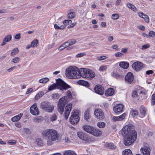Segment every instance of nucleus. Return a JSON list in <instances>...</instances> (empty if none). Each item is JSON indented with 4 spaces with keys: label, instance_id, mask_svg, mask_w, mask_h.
<instances>
[{
    "label": "nucleus",
    "instance_id": "ddd939ff",
    "mask_svg": "<svg viewBox=\"0 0 155 155\" xmlns=\"http://www.w3.org/2000/svg\"><path fill=\"white\" fill-rule=\"evenodd\" d=\"M94 90L96 93L100 95H102L104 92V87L100 85H96L94 88Z\"/></svg>",
    "mask_w": 155,
    "mask_h": 155
},
{
    "label": "nucleus",
    "instance_id": "58836bf2",
    "mask_svg": "<svg viewBox=\"0 0 155 155\" xmlns=\"http://www.w3.org/2000/svg\"><path fill=\"white\" fill-rule=\"evenodd\" d=\"M151 103L152 105H155V94H153L152 96Z\"/></svg>",
    "mask_w": 155,
    "mask_h": 155
},
{
    "label": "nucleus",
    "instance_id": "37998d69",
    "mask_svg": "<svg viewBox=\"0 0 155 155\" xmlns=\"http://www.w3.org/2000/svg\"><path fill=\"white\" fill-rule=\"evenodd\" d=\"M59 97V95L58 93L52 94L51 95V98L53 99H58Z\"/></svg>",
    "mask_w": 155,
    "mask_h": 155
},
{
    "label": "nucleus",
    "instance_id": "a211bd4d",
    "mask_svg": "<svg viewBox=\"0 0 155 155\" xmlns=\"http://www.w3.org/2000/svg\"><path fill=\"white\" fill-rule=\"evenodd\" d=\"M86 75H85L86 77L88 78H93L95 77V74L94 72L90 69H88V71Z\"/></svg>",
    "mask_w": 155,
    "mask_h": 155
},
{
    "label": "nucleus",
    "instance_id": "ea45409f",
    "mask_svg": "<svg viewBox=\"0 0 155 155\" xmlns=\"http://www.w3.org/2000/svg\"><path fill=\"white\" fill-rule=\"evenodd\" d=\"M36 142L37 144L40 146H42L43 145L42 140L41 138H38L37 139Z\"/></svg>",
    "mask_w": 155,
    "mask_h": 155
},
{
    "label": "nucleus",
    "instance_id": "6ab92c4d",
    "mask_svg": "<svg viewBox=\"0 0 155 155\" xmlns=\"http://www.w3.org/2000/svg\"><path fill=\"white\" fill-rule=\"evenodd\" d=\"M149 148L148 147L142 148L140 150L144 155H150V152L149 151Z\"/></svg>",
    "mask_w": 155,
    "mask_h": 155
},
{
    "label": "nucleus",
    "instance_id": "603ef678",
    "mask_svg": "<svg viewBox=\"0 0 155 155\" xmlns=\"http://www.w3.org/2000/svg\"><path fill=\"white\" fill-rule=\"evenodd\" d=\"M149 37L152 38H154L155 37V32L153 31H150L149 33Z\"/></svg>",
    "mask_w": 155,
    "mask_h": 155
},
{
    "label": "nucleus",
    "instance_id": "09e8293b",
    "mask_svg": "<svg viewBox=\"0 0 155 155\" xmlns=\"http://www.w3.org/2000/svg\"><path fill=\"white\" fill-rule=\"evenodd\" d=\"M131 114L133 116H135L138 115V112L137 110L134 109H132Z\"/></svg>",
    "mask_w": 155,
    "mask_h": 155
},
{
    "label": "nucleus",
    "instance_id": "39448f33",
    "mask_svg": "<svg viewBox=\"0 0 155 155\" xmlns=\"http://www.w3.org/2000/svg\"><path fill=\"white\" fill-rule=\"evenodd\" d=\"M137 138V136L124 135V143L125 146H129L134 143Z\"/></svg>",
    "mask_w": 155,
    "mask_h": 155
},
{
    "label": "nucleus",
    "instance_id": "052dcab7",
    "mask_svg": "<svg viewBox=\"0 0 155 155\" xmlns=\"http://www.w3.org/2000/svg\"><path fill=\"white\" fill-rule=\"evenodd\" d=\"M107 68V67L106 65H103L100 67L99 70L100 71H103L106 69Z\"/></svg>",
    "mask_w": 155,
    "mask_h": 155
},
{
    "label": "nucleus",
    "instance_id": "0e129e2a",
    "mask_svg": "<svg viewBox=\"0 0 155 155\" xmlns=\"http://www.w3.org/2000/svg\"><path fill=\"white\" fill-rule=\"evenodd\" d=\"M128 49V48H123L121 49V52L122 53L125 54L127 52Z\"/></svg>",
    "mask_w": 155,
    "mask_h": 155
},
{
    "label": "nucleus",
    "instance_id": "5fc2aeb1",
    "mask_svg": "<svg viewBox=\"0 0 155 155\" xmlns=\"http://www.w3.org/2000/svg\"><path fill=\"white\" fill-rule=\"evenodd\" d=\"M72 23V21L71 20H65L63 21V23L66 26L67 25L71 24Z\"/></svg>",
    "mask_w": 155,
    "mask_h": 155
},
{
    "label": "nucleus",
    "instance_id": "13d9d810",
    "mask_svg": "<svg viewBox=\"0 0 155 155\" xmlns=\"http://www.w3.org/2000/svg\"><path fill=\"white\" fill-rule=\"evenodd\" d=\"M150 47V45L149 44H147L144 45H143L141 48V49L142 50H144L146 49L149 48Z\"/></svg>",
    "mask_w": 155,
    "mask_h": 155
},
{
    "label": "nucleus",
    "instance_id": "aec40b11",
    "mask_svg": "<svg viewBox=\"0 0 155 155\" xmlns=\"http://www.w3.org/2000/svg\"><path fill=\"white\" fill-rule=\"evenodd\" d=\"M92 128L93 127L92 126L87 125H84L83 126V130L86 132L90 134H91Z\"/></svg>",
    "mask_w": 155,
    "mask_h": 155
},
{
    "label": "nucleus",
    "instance_id": "f257e3e1",
    "mask_svg": "<svg viewBox=\"0 0 155 155\" xmlns=\"http://www.w3.org/2000/svg\"><path fill=\"white\" fill-rule=\"evenodd\" d=\"M42 137L47 140L48 145H52L53 142L57 140L59 137V134L53 129H47L43 130L41 133Z\"/></svg>",
    "mask_w": 155,
    "mask_h": 155
},
{
    "label": "nucleus",
    "instance_id": "4468645a",
    "mask_svg": "<svg viewBox=\"0 0 155 155\" xmlns=\"http://www.w3.org/2000/svg\"><path fill=\"white\" fill-rule=\"evenodd\" d=\"M102 133V132L101 130L93 127L91 134L95 136L98 137L101 135Z\"/></svg>",
    "mask_w": 155,
    "mask_h": 155
},
{
    "label": "nucleus",
    "instance_id": "4c0bfd02",
    "mask_svg": "<svg viewBox=\"0 0 155 155\" xmlns=\"http://www.w3.org/2000/svg\"><path fill=\"white\" fill-rule=\"evenodd\" d=\"M97 126L100 128H103L105 126V124L103 122H99L97 124Z\"/></svg>",
    "mask_w": 155,
    "mask_h": 155
},
{
    "label": "nucleus",
    "instance_id": "f704fd0d",
    "mask_svg": "<svg viewBox=\"0 0 155 155\" xmlns=\"http://www.w3.org/2000/svg\"><path fill=\"white\" fill-rule=\"evenodd\" d=\"M49 79L47 78H45L39 80V83L42 84L45 83L49 81Z\"/></svg>",
    "mask_w": 155,
    "mask_h": 155
},
{
    "label": "nucleus",
    "instance_id": "72a5a7b5",
    "mask_svg": "<svg viewBox=\"0 0 155 155\" xmlns=\"http://www.w3.org/2000/svg\"><path fill=\"white\" fill-rule=\"evenodd\" d=\"M19 51L18 49L17 48H14L11 52V56H12L15 55Z\"/></svg>",
    "mask_w": 155,
    "mask_h": 155
},
{
    "label": "nucleus",
    "instance_id": "774afa93",
    "mask_svg": "<svg viewBox=\"0 0 155 155\" xmlns=\"http://www.w3.org/2000/svg\"><path fill=\"white\" fill-rule=\"evenodd\" d=\"M137 96V94L136 91H134L133 92L132 96L133 97H136Z\"/></svg>",
    "mask_w": 155,
    "mask_h": 155
},
{
    "label": "nucleus",
    "instance_id": "20e7f679",
    "mask_svg": "<svg viewBox=\"0 0 155 155\" xmlns=\"http://www.w3.org/2000/svg\"><path fill=\"white\" fill-rule=\"evenodd\" d=\"M122 135H130L137 136V133L135 130L134 126L131 124L126 125L122 129Z\"/></svg>",
    "mask_w": 155,
    "mask_h": 155
},
{
    "label": "nucleus",
    "instance_id": "a878e982",
    "mask_svg": "<svg viewBox=\"0 0 155 155\" xmlns=\"http://www.w3.org/2000/svg\"><path fill=\"white\" fill-rule=\"evenodd\" d=\"M139 111L141 114V117H144L145 116L146 113V110L145 107L143 106H141L139 109Z\"/></svg>",
    "mask_w": 155,
    "mask_h": 155
},
{
    "label": "nucleus",
    "instance_id": "49530a36",
    "mask_svg": "<svg viewBox=\"0 0 155 155\" xmlns=\"http://www.w3.org/2000/svg\"><path fill=\"white\" fill-rule=\"evenodd\" d=\"M66 43H64L62 44L58 48V50L61 51L64 49L65 48L68 47V45H65Z\"/></svg>",
    "mask_w": 155,
    "mask_h": 155
},
{
    "label": "nucleus",
    "instance_id": "c03bdc74",
    "mask_svg": "<svg viewBox=\"0 0 155 155\" xmlns=\"http://www.w3.org/2000/svg\"><path fill=\"white\" fill-rule=\"evenodd\" d=\"M38 43V40L37 39H35L31 42V44L32 47H34L37 45Z\"/></svg>",
    "mask_w": 155,
    "mask_h": 155
},
{
    "label": "nucleus",
    "instance_id": "f03ea898",
    "mask_svg": "<svg viewBox=\"0 0 155 155\" xmlns=\"http://www.w3.org/2000/svg\"><path fill=\"white\" fill-rule=\"evenodd\" d=\"M71 88V86L65 83L61 79L59 78L56 80V84L54 83L49 87L48 90L51 91L57 88L62 91Z\"/></svg>",
    "mask_w": 155,
    "mask_h": 155
},
{
    "label": "nucleus",
    "instance_id": "de8ad7c7",
    "mask_svg": "<svg viewBox=\"0 0 155 155\" xmlns=\"http://www.w3.org/2000/svg\"><path fill=\"white\" fill-rule=\"evenodd\" d=\"M20 60L19 58L18 57H16L14 58L12 61V62L15 63H18Z\"/></svg>",
    "mask_w": 155,
    "mask_h": 155
},
{
    "label": "nucleus",
    "instance_id": "6e6552de",
    "mask_svg": "<svg viewBox=\"0 0 155 155\" xmlns=\"http://www.w3.org/2000/svg\"><path fill=\"white\" fill-rule=\"evenodd\" d=\"M143 64L140 62L136 61L132 65V67L136 71H140L143 68Z\"/></svg>",
    "mask_w": 155,
    "mask_h": 155
},
{
    "label": "nucleus",
    "instance_id": "c85d7f7f",
    "mask_svg": "<svg viewBox=\"0 0 155 155\" xmlns=\"http://www.w3.org/2000/svg\"><path fill=\"white\" fill-rule=\"evenodd\" d=\"M78 83L79 84L85 86L87 87L89 86V83L87 81L84 80H79L78 82Z\"/></svg>",
    "mask_w": 155,
    "mask_h": 155
},
{
    "label": "nucleus",
    "instance_id": "680f3d73",
    "mask_svg": "<svg viewBox=\"0 0 155 155\" xmlns=\"http://www.w3.org/2000/svg\"><path fill=\"white\" fill-rule=\"evenodd\" d=\"M25 133L28 134H29L31 133L30 130L28 128H25L24 129Z\"/></svg>",
    "mask_w": 155,
    "mask_h": 155
},
{
    "label": "nucleus",
    "instance_id": "3c124183",
    "mask_svg": "<svg viewBox=\"0 0 155 155\" xmlns=\"http://www.w3.org/2000/svg\"><path fill=\"white\" fill-rule=\"evenodd\" d=\"M90 115H89V112L88 111L85 112L84 115V119L86 120H87L89 118Z\"/></svg>",
    "mask_w": 155,
    "mask_h": 155
},
{
    "label": "nucleus",
    "instance_id": "8fccbe9b",
    "mask_svg": "<svg viewBox=\"0 0 155 155\" xmlns=\"http://www.w3.org/2000/svg\"><path fill=\"white\" fill-rule=\"evenodd\" d=\"M112 18L114 20H117L119 18V15L117 14H114L112 15Z\"/></svg>",
    "mask_w": 155,
    "mask_h": 155
},
{
    "label": "nucleus",
    "instance_id": "c9c22d12",
    "mask_svg": "<svg viewBox=\"0 0 155 155\" xmlns=\"http://www.w3.org/2000/svg\"><path fill=\"white\" fill-rule=\"evenodd\" d=\"M12 38V37L11 35H8L6 36L3 39L5 40V42L7 43L10 41Z\"/></svg>",
    "mask_w": 155,
    "mask_h": 155
},
{
    "label": "nucleus",
    "instance_id": "e433bc0d",
    "mask_svg": "<svg viewBox=\"0 0 155 155\" xmlns=\"http://www.w3.org/2000/svg\"><path fill=\"white\" fill-rule=\"evenodd\" d=\"M111 75L113 77L116 78H121V75L114 72L111 73Z\"/></svg>",
    "mask_w": 155,
    "mask_h": 155
},
{
    "label": "nucleus",
    "instance_id": "6e6d98bb",
    "mask_svg": "<svg viewBox=\"0 0 155 155\" xmlns=\"http://www.w3.org/2000/svg\"><path fill=\"white\" fill-rule=\"evenodd\" d=\"M16 143V141L15 140H11L8 141V143L9 145H13L15 144Z\"/></svg>",
    "mask_w": 155,
    "mask_h": 155
},
{
    "label": "nucleus",
    "instance_id": "4d7b16f0",
    "mask_svg": "<svg viewBox=\"0 0 155 155\" xmlns=\"http://www.w3.org/2000/svg\"><path fill=\"white\" fill-rule=\"evenodd\" d=\"M108 147L110 149H115L116 147V146L114 145L113 143H109Z\"/></svg>",
    "mask_w": 155,
    "mask_h": 155
},
{
    "label": "nucleus",
    "instance_id": "f3484780",
    "mask_svg": "<svg viewBox=\"0 0 155 155\" xmlns=\"http://www.w3.org/2000/svg\"><path fill=\"white\" fill-rule=\"evenodd\" d=\"M126 115V113H124L119 116H114L113 117L112 120L114 121L121 120L125 118Z\"/></svg>",
    "mask_w": 155,
    "mask_h": 155
},
{
    "label": "nucleus",
    "instance_id": "69168bd1",
    "mask_svg": "<svg viewBox=\"0 0 155 155\" xmlns=\"http://www.w3.org/2000/svg\"><path fill=\"white\" fill-rule=\"evenodd\" d=\"M123 54L120 52H117L115 54V56L117 57H121Z\"/></svg>",
    "mask_w": 155,
    "mask_h": 155
},
{
    "label": "nucleus",
    "instance_id": "2eb2a0df",
    "mask_svg": "<svg viewBox=\"0 0 155 155\" xmlns=\"http://www.w3.org/2000/svg\"><path fill=\"white\" fill-rule=\"evenodd\" d=\"M78 137L81 139L86 142L88 140V136L82 132H80L77 133Z\"/></svg>",
    "mask_w": 155,
    "mask_h": 155
},
{
    "label": "nucleus",
    "instance_id": "cd10ccee",
    "mask_svg": "<svg viewBox=\"0 0 155 155\" xmlns=\"http://www.w3.org/2000/svg\"><path fill=\"white\" fill-rule=\"evenodd\" d=\"M44 94V92L41 91L38 92L34 97V100H36L39 99L41 97L43 96Z\"/></svg>",
    "mask_w": 155,
    "mask_h": 155
},
{
    "label": "nucleus",
    "instance_id": "e2e57ef3",
    "mask_svg": "<svg viewBox=\"0 0 155 155\" xmlns=\"http://www.w3.org/2000/svg\"><path fill=\"white\" fill-rule=\"evenodd\" d=\"M85 54L84 53H80L77 54L76 55V57L77 58L81 57L83 56Z\"/></svg>",
    "mask_w": 155,
    "mask_h": 155
},
{
    "label": "nucleus",
    "instance_id": "f8f14e48",
    "mask_svg": "<svg viewBox=\"0 0 155 155\" xmlns=\"http://www.w3.org/2000/svg\"><path fill=\"white\" fill-rule=\"evenodd\" d=\"M79 120L78 116L76 115H71L69 119L70 122L73 125L77 124Z\"/></svg>",
    "mask_w": 155,
    "mask_h": 155
},
{
    "label": "nucleus",
    "instance_id": "79ce46f5",
    "mask_svg": "<svg viewBox=\"0 0 155 155\" xmlns=\"http://www.w3.org/2000/svg\"><path fill=\"white\" fill-rule=\"evenodd\" d=\"M68 42L69 45H71L74 44L76 42V41L75 39H71L68 40Z\"/></svg>",
    "mask_w": 155,
    "mask_h": 155
},
{
    "label": "nucleus",
    "instance_id": "bb28decb",
    "mask_svg": "<svg viewBox=\"0 0 155 155\" xmlns=\"http://www.w3.org/2000/svg\"><path fill=\"white\" fill-rule=\"evenodd\" d=\"M50 104L48 102L44 101L42 102L41 104V107L42 109L45 110Z\"/></svg>",
    "mask_w": 155,
    "mask_h": 155
},
{
    "label": "nucleus",
    "instance_id": "bf43d9fd",
    "mask_svg": "<svg viewBox=\"0 0 155 155\" xmlns=\"http://www.w3.org/2000/svg\"><path fill=\"white\" fill-rule=\"evenodd\" d=\"M33 108H35V109H37V108H38L37 107V104L36 103H35L32 105L30 107V110H31V111H32V110Z\"/></svg>",
    "mask_w": 155,
    "mask_h": 155
},
{
    "label": "nucleus",
    "instance_id": "1a4fd4ad",
    "mask_svg": "<svg viewBox=\"0 0 155 155\" xmlns=\"http://www.w3.org/2000/svg\"><path fill=\"white\" fill-rule=\"evenodd\" d=\"M124 105L121 104H117L113 108V110L115 114H120L123 112Z\"/></svg>",
    "mask_w": 155,
    "mask_h": 155
},
{
    "label": "nucleus",
    "instance_id": "5701e85b",
    "mask_svg": "<svg viewBox=\"0 0 155 155\" xmlns=\"http://www.w3.org/2000/svg\"><path fill=\"white\" fill-rule=\"evenodd\" d=\"M87 71H88V69L84 68H81L80 71L79 70L80 78L81 76L85 78V75H87L86 74L87 73Z\"/></svg>",
    "mask_w": 155,
    "mask_h": 155
},
{
    "label": "nucleus",
    "instance_id": "9d476101",
    "mask_svg": "<svg viewBox=\"0 0 155 155\" xmlns=\"http://www.w3.org/2000/svg\"><path fill=\"white\" fill-rule=\"evenodd\" d=\"M134 78V77L133 74L129 72L126 75L125 79L126 83L130 84L133 82Z\"/></svg>",
    "mask_w": 155,
    "mask_h": 155
},
{
    "label": "nucleus",
    "instance_id": "0eeeda50",
    "mask_svg": "<svg viewBox=\"0 0 155 155\" xmlns=\"http://www.w3.org/2000/svg\"><path fill=\"white\" fill-rule=\"evenodd\" d=\"M94 113L95 117L97 119L102 120L104 119V114L101 109H96L94 110Z\"/></svg>",
    "mask_w": 155,
    "mask_h": 155
},
{
    "label": "nucleus",
    "instance_id": "423d86ee",
    "mask_svg": "<svg viewBox=\"0 0 155 155\" xmlns=\"http://www.w3.org/2000/svg\"><path fill=\"white\" fill-rule=\"evenodd\" d=\"M64 97L60 98L58 102V111L60 114H62L64 110V108L65 105L67 104V101L64 99Z\"/></svg>",
    "mask_w": 155,
    "mask_h": 155
},
{
    "label": "nucleus",
    "instance_id": "393cba45",
    "mask_svg": "<svg viewBox=\"0 0 155 155\" xmlns=\"http://www.w3.org/2000/svg\"><path fill=\"white\" fill-rule=\"evenodd\" d=\"M22 114L20 113L17 115L13 117L11 119L12 121L14 122L18 121L20 119L22 116Z\"/></svg>",
    "mask_w": 155,
    "mask_h": 155
},
{
    "label": "nucleus",
    "instance_id": "412c9836",
    "mask_svg": "<svg viewBox=\"0 0 155 155\" xmlns=\"http://www.w3.org/2000/svg\"><path fill=\"white\" fill-rule=\"evenodd\" d=\"M114 92V89L112 88H109L105 92V95L107 96H111L113 95Z\"/></svg>",
    "mask_w": 155,
    "mask_h": 155
},
{
    "label": "nucleus",
    "instance_id": "864d4df0",
    "mask_svg": "<svg viewBox=\"0 0 155 155\" xmlns=\"http://www.w3.org/2000/svg\"><path fill=\"white\" fill-rule=\"evenodd\" d=\"M50 120L53 121H55L57 119V116L55 114H54L50 117Z\"/></svg>",
    "mask_w": 155,
    "mask_h": 155
},
{
    "label": "nucleus",
    "instance_id": "7ed1b4c3",
    "mask_svg": "<svg viewBox=\"0 0 155 155\" xmlns=\"http://www.w3.org/2000/svg\"><path fill=\"white\" fill-rule=\"evenodd\" d=\"M65 74L70 78L76 79L80 78L79 70L75 66L69 67L66 69Z\"/></svg>",
    "mask_w": 155,
    "mask_h": 155
},
{
    "label": "nucleus",
    "instance_id": "c756f323",
    "mask_svg": "<svg viewBox=\"0 0 155 155\" xmlns=\"http://www.w3.org/2000/svg\"><path fill=\"white\" fill-rule=\"evenodd\" d=\"M54 109V106L53 105H51L50 104L48 106L47 108H46L45 110L46 112H51Z\"/></svg>",
    "mask_w": 155,
    "mask_h": 155
},
{
    "label": "nucleus",
    "instance_id": "338daca9",
    "mask_svg": "<svg viewBox=\"0 0 155 155\" xmlns=\"http://www.w3.org/2000/svg\"><path fill=\"white\" fill-rule=\"evenodd\" d=\"M20 38V34L19 33L16 34L15 36V38L17 39H19Z\"/></svg>",
    "mask_w": 155,
    "mask_h": 155
},
{
    "label": "nucleus",
    "instance_id": "a19ab883",
    "mask_svg": "<svg viewBox=\"0 0 155 155\" xmlns=\"http://www.w3.org/2000/svg\"><path fill=\"white\" fill-rule=\"evenodd\" d=\"M75 15L74 12H71L68 14V18L70 19L72 18L75 17Z\"/></svg>",
    "mask_w": 155,
    "mask_h": 155
},
{
    "label": "nucleus",
    "instance_id": "473e14b6",
    "mask_svg": "<svg viewBox=\"0 0 155 155\" xmlns=\"http://www.w3.org/2000/svg\"><path fill=\"white\" fill-rule=\"evenodd\" d=\"M127 5L129 8L131 9L134 12H136L137 11V8L134 5L131 4L130 3H127Z\"/></svg>",
    "mask_w": 155,
    "mask_h": 155
},
{
    "label": "nucleus",
    "instance_id": "a18cd8bd",
    "mask_svg": "<svg viewBox=\"0 0 155 155\" xmlns=\"http://www.w3.org/2000/svg\"><path fill=\"white\" fill-rule=\"evenodd\" d=\"M107 58V57L104 56H101L97 57V60L101 61L106 59Z\"/></svg>",
    "mask_w": 155,
    "mask_h": 155
},
{
    "label": "nucleus",
    "instance_id": "4be33fe9",
    "mask_svg": "<svg viewBox=\"0 0 155 155\" xmlns=\"http://www.w3.org/2000/svg\"><path fill=\"white\" fill-rule=\"evenodd\" d=\"M119 65L121 68L127 69L129 66V64L127 62L122 61L119 63Z\"/></svg>",
    "mask_w": 155,
    "mask_h": 155
},
{
    "label": "nucleus",
    "instance_id": "2f4dec72",
    "mask_svg": "<svg viewBox=\"0 0 155 155\" xmlns=\"http://www.w3.org/2000/svg\"><path fill=\"white\" fill-rule=\"evenodd\" d=\"M122 153L124 155H132L131 150L129 149H125L122 152Z\"/></svg>",
    "mask_w": 155,
    "mask_h": 155
},
{
    "label": "nucleus",
    "instance_id": "7c9ffc66",
    "mask_svg": "<svg viewBox=\"0 0 155 155\" xmlns=\"http://www.w3.org/2000/svg\"><path fill=\"white\" fill-rule=\"evenodd\" d=\"M32 110V111H31V110H30V111L31 113L33 115H37L39 114V112L38 108H37V109L33 108Z\"/></svg>",
    "mask_w": 155,
    "mask_h": 155
},
{
    "label": "nucleus",
    "instance_id": "dca6fc26",
    "mask_svg": "<svg viewBox=\"0 0 155 155\" xmlns=\"http://www.w3.org/2000/svg\"><path fill=\"white\" fill-rule=\"evenodd\" d=\"M138 15L140 17L143 18L146 22L149 23V18L147 15L144 14L143 12H138Z\"/></svg>",
    "mask_w": 155,
    "mask_h": 155
},
{
    "label": "nucleus",
    "instance_id": "9b49d317",
    "mask_svg": "<svg viewBox=\"0 0 155 155\" xmlns=\"http://www.w3.org/2000/svg\"><path fill=\"white\" fill-rule=\"evenodd\" d=\"M72 104H68L65 107L64 112V117L66 120H67L72 108Z\"/></svg>",
    "mask_w": 155,
    "mask_h": 155
},
{
    "label": "nucleus",
    "instance_id": "b1692460",
    "mask_svg": "<svg viewBox=\"0 0 155 155\" xmlns=\"http://www.w3.org/2000/svg\"><path fill=\"white\" fill-rule=\"evenodd\" d=\"M66 96H65L62 97H64V99L66 101H67V103L68 102V100L67 99L68 98L69 99H71L72 98V95L71 94V91L70 90H68L66 92Z\"/></svg>",
    "mask_w": 155,
    "mask_h": 155
}]
</instances>
